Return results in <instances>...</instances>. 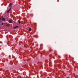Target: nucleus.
Segmentation results:
<instances>
[{
  "mask_svg": "<svg viewBox=\"0 0 78 78\" xmlns=\"http://www.w3.org/2000/svg\"><path fill=\"white\" fill-rule=\"evenodd\" d=\"M1 18L2 20V21H5V18H3V16H2Z\"/></svg>",
  "mask_w": 78,
  "mask_h": 78,
  "instance_id": "1",
  "label": "nucleus"
},
{
  "mask_svg": "<svg viewBox=\"0 0 78 78\" xmlns=\"http://www.w3.org/2000/svg\"><path fill=\"white\" fill-rule=\"evenodd\" d=\"M11 8L7 12V13H9V12L11 10Z\"/></svg>",
  "mask_w": 78,
  "mask_h": 78,
  "instance_id": "2",
  "label": "nucleus"
},
{
  "mask_svg": "<svg viewBox=\"0 0 78 78\" xmlns=\"http://www.w3.org/2000/svg\"><path fill=\"white\" fill-rule=\"evenodd\" d=\"M9 22L10 23H12V20H10L9 21Z\"/></svg>",
  "mask_w": 78,
  "mask_h": 78,
  "instance_id": "3",
  "label": "nucleus"
},
{
  "mask_svg": "<svg viewBox=\"0 0 78 78\" xmlns=\"http://www.w3.org/2000/svg\"><path fill=\"white\" fill-rule=\"evenodd\" d=\"M19 27V26H16L15 27H13V28L15 29L16 28H18Z\"/></svg>",
  "mask_w": 78,
  "mask_h": 78,
  "instance_id": "4",
  "label": "nucleus"
},
{
  "mask_svg": "<svg viewBox=\"0 0 78 78\" xmlns=\"http://www.w3.org/2000/svg\"><path fill=\"white\" fill-rule=\"evenodd\" d=\"M6 27H9V25H8V24H6Z\"/></svg>",
  "mask_w": 78,
  "mask_h": 78,
  "instance_id": "5",
  "label": "nucleus"
},
{
  "mask_svg": "<svg viewBox=\"0 0 78 78\" xmlns=\"http://www.w3.org/2000/svg\"><path fill=\"white\" fill-rule=\"evenodd\" d=\"M31 28H30V29H29V31H31Z\"/></svg>",
  "mask_w": 78,
  "mask_h": 78,
  "instance_id": "6",
  "label": "nucleus"
},
{
  "mask_svg": "<svg viewBox=\"0 0 78 78\" xmlns=\"http://www.w3.org/2000/svg\"><path fill=\"white\" fill-rule=\"evenodd\" d=\"M11 5H12V3H10L9 5V6L10 7Z\"/></svg>",
  "mask_w": 78,
  "mask_h": 78,
  "instance_id": "7",
  "label": "nucleus"
},
{
  "mask_svg": "<svg viewBox=\"0 0 78 78\" xmlns=\"http://www.w3.org/2000/svg\"><path fill=\"white\" fill-rule=\"evenodd\" d=\"M18 22H19V23L20 24V20H18Z\"/></svg>",
  "mask_w": 78,
  "mask_h": 78,
  "instance_id": "8",
  "label": "nucleus"
},
{
  "mask_svg": "<svg viewBox=\"0 0 78 78\" xmlns=\"http://www.w3.org/2000/svg\"><path fill=\"white\" fill-rule=\"evenodd\" d=\"M3 25V23H2V25Z\"/></svg>",
  "mask_w": 78,
  "mask_h": 78,
  "instance_id": "9",
  "label": "nucleus"
},
{
  "mask_svg": "<svg viewBox=\"0 0 78 78\" xmlns=\"http://www.w3.org/2000/svg\"><path fill=\"white\" fill-rule=\"evenodd\" d=\"M2 20V18H0V20Z\"/></svg>",
  "mask_w": 78,
  "mask_h": 78,
  "instance_id": "10",
  "label": "nucleus"
}]
</instances>
